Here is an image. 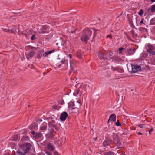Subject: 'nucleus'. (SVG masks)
Instances as JSON below:
<instances>
[{"label":"nucleus","instance_id":"obj_1","mask_svg":"<svg viewBox=\"0 0 155 155\" xmlns=\"http://www.w3.org/2000/svg\"><path fill=\"white\" fill-rule=\"evenodd\" d=\"M145 48L150 56L155 55V44L153 45L150 43H147L145 45Z\"/></svg>","mask_w":155,"mask_h":155},{"label":"nucleus","instance_id":"obj_2","mask_svg":"<svg viewBox=\"0 0 155 155\" xmlns=\"http://www.w3.org/2000/svg\"><path fill=\"white\" fill-rule=\"evenodd\" d=\"M31 147L32 146L30 143H27L21 145L18 148V150L23 152L25 154L29 152Z\"/></svg>","mask_w":155,"mask_h":155},{"label":"nucleus","instance_id":"obj_3","mask_svg":"<svg viewBox=\"0 0 155 155\" xmlns=\"http://www.w3.org/2000/svg\"><path fill=\"white\" fill-rule=\"evenodd\" d=\"M112 53L110 51L107 52L106 54H104L103 52L99 54V57L100 59L110 60L112 58Z\"/></svg>","mask_w":155,"mask_h":155},{"label":"nucleus","instance_id":"obj_4","mask_svg":"<svg viewBox=\"0 0 155 155\" xmlns=\"http://www.w3.org/2000/svg\"><path fill=\"white\" fill-rule=\"evenodd\" d=\"M113 143L117 146H120L121 145V143L120 140L118 135L116 134L113 133Z\"/></svg>","mask_w":155,"mask_h":155},{"label":"nucleus","instance_id":"obj_5","mask_svg":"<svg viewBox=\"0 0 155 155\" xmlns=\"http://www.w3.org/2000/svg\"><path fill=\"white\" fill-rule=\"evenodd\" d=\"M61 64L58 66L60 68H62V69L65 70L67 68L68 60L65 59H63L61 61Z\"/></svg>","mask_w":155,"mask_h":155},{"label":"nucleus","instance_id":"obj_6","mask_svg":"<svg viewBox=\"0 0 155 155\" xmlns=\"http://www.w3.org/2000/svg\"><path fill=\"white\" fill-rule=\"evenodd\" d=\"M48 26L45 25L38 28V32L39 33H48L49 32V31L48 30Z\"/></svg>","mask_w":155,"mask_h":155},{"label":"nucleus","instance_id":"obj_7","mask_svg":"<svg viewBox=\"0 0 155 155\" xmlns=\"http://www.w3.org/2000/svg\"><path fill=\"white\" fill-rule=\"evenodd\" d=\"M70 66L71 69L74 71H76L77 70L75 69L78 64V62L75 60L73 59L70 61Z\"/></svg>","mask_w":155,"mask_h":155},{"label":"nucleus","instance_id":"obj_8","mask_svg":"<svg viewBox=\"0 0 155 155\" xmlns=\"http://www.w3.org/2000/svg\"><path fill=\"white\" fill-rule=\"evenodd\" d=\"M90 38L89 36L83 33L81 38V39L84 43L86 44L87 43V41Z\"/></svg>","mask_w":155,"mask_h":155},{"label":"nucleus","instance_id":"obj_9","mask_svg":"<svg viewBox=\"0 0 155 155\" xmlns=\"http://www.w3.org/2000/svg\"><path fill=\"white\" fill-rule=\"evenodd\" d=\"M132 72L135 73L140 71L141 69V67L138 65H132Z\"/></svg>","mask_w":155,"mask_h":155},{"label":"nucleus","instance_id":"obj_10","mask_svg":"<svg viewBox=\"0 0 155 155\" xmlns=\"http://www.w3.org/2000/svg\"><path fill=\"white\" fill-rule=\"evenodd\" d=\"M68 116L67 113L65 112L61 113L60 116V120L62 121H64Z\"/></svg>","mask_w":155,"mask_h":155},{"label":"nucleus","instance_id":"obj_11","mask_svg":"<svg viewBox=\"0 0 155 155\" xmlns=\"http://www.w3.org/2000/svg\"><path fill=\"white\" fill-rule=\"evenodd\" d=\"M31 133L33 135V137L36 139L41 137L42 135V134L40 132L37 133L34 131H32Z\"/></svg>","mask_w":155,"mask_h":155},{"label":"nucleus","instance_id":"obj_12","mask_svg":"<svg viewBox=\"0 0 155 155\" xmlns=\"http://www.w3.org/2000/svg\"><path fill=\"white\" fill-rule=\"evenodd\" d=\"M83 93V91L81 90V88H79L78 89L76 90L74 92L73 94L75 96H78V95L81 96Z\"/></svg>","mask_w":155,"mask_h":155},{"label":"nucleus","instance_id":"obj_13","mask_svg":"<svg viewBox=\"0 0 155 155\" xmlns=\"http://www.w3.org/2000/svg\"><path fill=\"white\" fill-rule=\"evenodd\" d=\"M35 53V51L33 50L30 51L26 55V57L28 60H29V58H31L34 56Z\"/></svg>","mask_w":155,"mask_h":155},{"label":"nucleus","instance_id":"obj_14","mask_svg":"<svg viewBox=\"0 0 155 155\" xmlns=\"http://www.w3.org/2000/svg\"><path fill=\"white\" fill-rule=\"evenodd\" d=\"M135 49L134 48H128L127 49V52L130 55H133L135 53Z\"/></svg>","mask_w":155,"mask_h":155},{"label":"nucleus","instance_id":"obj_15","mask_svg":"<svg viewBox=\"0 0 155 155\" xmlns=\"http://www.w3.org/2000/svg\"><path fill=\"white\" fill-rule=\"evenodd\" d=\"M116 119V116L114 114H112L109 117V119L108 121V123H109L110 121H115Z\"/></svg>","mask_w":155,"mask_h":155},{"label":"nucleus","instance_id":"obj_16","mask_svg":"<svg viewBox=\"0 0 155 155\" xmlns=\"http://www.w3.org/2000/svg\"><path fill=\"white\" fill-rule=\"evenodd\" d=\"M83 33L90 37L92 34V31L90 28H86L83 31Z\"/></svg>","mask_w":155,"mask_h":155},{"label":"nucleus","instance_id":"obj_17","mask_svg":"<svg viewBox=\"0 0 155 155\" xmlns=\"http://www.w3.org/2000/svg\"><path fill=\"white\" fill-rule=\"evenodd\" d=\"M47 147L48 150L50 151H53L55 149V147L53 144L48 143L47 144Z\"/></svg>","mask_w":155,"mask_h":155},{"label":"nucleus","instance_id":"obj_18","mask_svg":"<svg viewBox=\"0 0 155 155\" xmlns=\"http://www.w3.org/2000/svg\"><path fill=\"white\" fill-rule=\"evenodd\" d=\"M112 141L111 140H104L103 144V146L104 147H106L107 146L109 145L110 144L112 143Z\"/></svg>","mask_w":155,"mask_h":155},{"label":"nucleus","instance_id":"obj_19","mask_svg":"<svg viewBox=\"0 0 155 155\" xmlns=\"http://www.w3.org/2000/svg\"><path fill=\"white\" fill-rule=\"evenodd\" d=\"M84 54L83 52L80 51H78L76 54L77 57L79 58H82Z\"/></svg>","mask_w":155,"mask_h":155},{"label":"nucleus","instance_id":"obj_20","mask_svg":"<svg viewBox=\"0 0 155 155\" xmlns=\"http://www.w3.org/2000/svg\"><path fill=\"white\" fill-rule=\"evenodd\" d=\"M78 106L77 107L73 108L72 109V110L73 112L76 113V112L78 111V110L80 107L81 104L79 103H78Z\"/></svg>","mask_w":155,"mask_h":155},{"label":"nucleus","instance_id":"obj_21","mask_svg":"<svg viewBox=\"0 0 155 155\" xmlns=\"http://www.w3.org/2000/svg\"><path fill=\"white\" fill-rule=\"evenodd\" d=\"M55 49L52 50L48 52H46L43 54V56L46 57L48 55L51 54L54 51Z\"/></svg>","mask_w":155,"mask_h":155},{"label":"nucleus","instance_id":"obj_22","mask_svg":"<svg viewBox=\"0 0 155 155\" xmlns=\"http://www.w3.org/2000/svg\"><path fill=\"white\" fill-rule=\"evenodd\" d=\"M29 140V137L27 136H23L21 139V141L24 142Z\"/></svg>","mask_w":155,"mask_h":155},{"label":"nucleus","instance_id":"obj_23","mask_svg":"<svg viewBox=\"0 0 155 155\" xmlns=\"http://www.w3.org/2000/svg\"><path fill=\"white\" fill-rule=\"evenodd\" d=\"M139 30L143 33H147L148 32L147 29L145 28L140 27L139 28Z\"/></svg>","mask_w":155,"mask_h":155},{"label":"nucleus","instance_id":"obj_24","mask_svg":"<svg viewBox=\"0 0 155 155\" xmlns=\"http://www.w3.org/2000/svg\"><path fill=\"white\" fill-rule=\"evenodd\" d=\"M76 31V28L74 27H72L68 29V32L72 33L75 32Z\"/></svg>","mask_w":155,"mask_h":155},{"label":"nucleus","instance_id":"obj_25","mask_svg":"<svg viewBox=\"0 0 155 155\" xmlns=\"http://www.w3.org/2000/svg\"><path fill=\"white\" fill-rule=\"evenodd\" d=\"M148 55V54L145 52H143L141 53L140 57V59H142L143 58H144L147 57Z\"/></svg>","mask_w":155,"mask_h":155},{"label":"nucleus","instance_id":"obj_26","mask_svg":"<svg viewBox=\"0 0 155 155\" xmlns=\"http://www.w3.org/2000/svg\"><path fill=\"white\" fill-rule=\"evenodd\" d=\"M150 62L153 65H155V57H152L150 59Z\"/></svg>","mask_w":155,"mask_h":155},{"label":"nucleus","instance_id":"obj_27","mask_svg":"<svg viewBox=\"0 0 155 155\" xmlns=\"http://www.w3.org/2000/svg\"><path fill=\"white\" fill-rule=\"evenodd\" d=\"M2 31L4 32H11L12 33H13L14 32V29H12L11 30H10V29H2Z\"/></svg>","mask_w":155,"mask_h":155},{"label":"nucleus","instance_id":"obj_28","mask_svg":"<svg viewBox=\"0 0 155 155\" xmlns=\"http://www.w3.org/2000/svg\"><path fill=\"white\" fill-rule=\"evenodd\" d=\"M87 86L88 87V86L87 85H82L79 88H81V90H82L83 92L86 91V88Z\"/></svg>","mask_w":155,"mask_h":155},{"label":"nucleus","instance_id":"obj_29","mask_svg":"<svg viewBox=\"0 0 155 155\" xmlns=\"http://www.w3.org/2000/svg\"><path fill=\"white\" fill-rule=\"evenodd\" d=\"M18 138V135L16 134L14 135L12 137V140L13 141H17Z\"/></svg>","mask_w":155,"mask_h":155},{"label":"nucleus","instance_id":"obj_30","mask_svg":"<svg viewBox=\"0 0 155 155\" xmlns=\"http://www.w3.org/2000/svg\"><path fill=\"white\" fill-rule=\"evenodd\" d=\"M15 155H25V154L18 150L15 153Z\"/></svg>","mask_w":155,"mask_h":155},{"label":"nucleus","instance_id":"obj_31","mask_svg":"<svg viewBox=\"0 0 155 155\" xmlns=\"http://www.w3.org/2000/svg\"><path fill=\"white\" fill-rule=\"evenodd\" d=\"M150 24L153 25H155V18H152L150 20Z\"/></svg>","mask_w":155,"mask_h":155},{"label":"nucleus","instance_id":"obj_32","mask_svg":"<svg viewBox=\"0 0 155 155\" xmlns=\"http://www.w3.org/2000/svg\"><path fill=\"white\" fill-rule=\"evenodd\" d=\"M55 120H53L52 119V120L51 121L49 122L48 123V124L49 125L51 126H52L53 125V124H54L55 123Z\"/></svg>","mask_w":155,"mask_h":155},{"label":"nucleus","instance_id":"obj_33","mask_svg":"<svg viewBox=\"0 0 155 155\" xmlns=\"http://www.w3.org/2000/svg\"><path fill=\"white\" fill-rule=\"evenodd\" d=\"M46 136L47 137L49 138H50L52 137L53 136V134L52 132H50L49 133L47 134Z\"/></svg>","mask_w":155,"mask_h":155},{"label":"nucleus","instance_id":"obj_34","mask_svg":"<svg viewBox=\"0 0 155 155\" xmlns=\"http://www.w3.org/2000/svg\"><path fill=\"white\" fill-rule=\"evenodd\" d=\"M47 128V126L44 125L41 127L40 129L41 130H45Z\"/></svg>","mask_w":155,"mask_h":155},{"label":"nucleus","instance_id":"obj_35","mask_svg":"<svg viewBox=\"0 0 155 155\" xmlns=\"http://www.w3.org/2000/svg\"><path fill=\"white\" fill-rule=\"evenodd\" d=\"M143 9H141L139 12L138 14L140 16H142L143 15Z\"/></svg>","mask_w":155,"mask_h":155},{"label":"nucleus","instance_id":"obj_36","mask_svg":"<svg viewBox=\"0 0 155 155\" xmlns=\"http://www.w3.org/2000/svg\"><path fill=\"white\" fill-rule=\"evenodd\" d=\"M59 107L58 106L56 105H54L52 107V109L55 110H58L59 109Z\"/></svg>","mask_w":155,"mask_h":155},{"label":"nucleus","instance_id":"obj_37","mask_svg":"<svg viewBox=\"0 0 155 155\" xmlns=\"http://www.w3.org/2000/svg\"><path fill=\"white\" fill-rule=\"evenodd\" d=\"M37 127V125L36 124L34 123L32 124L31 125V129H35Z\"/></svg>","mask_w":155,"mask_h":155},{"label":"nucleus","instance_id":"obj_38","mask_svg":"<svg viewBox=\"0 0 155 155\" xmlns=\"http://www.w3.org/2000/svg\"><path fill=\"white\" fill-rule=\"evenodd\" d=\"M151 10V12H155V4L152 6Z\"/></svg>","mask_w":155,"mask_h":155},{"label":"nucleus","instance_id":"obj_39","mask_svg":"<svg viewBox=\"0 0 155 155\" xmlns=\"http://www.w3.org/2000/svg\"><path fill=\"white\" fill-rule=\"evenodd\" d=\"M117 71L118 72L120 73H123L124 72V70L120 68H117Z\"/></svg>","mask_w":155,"mask_h":155},{"label":"nucleus","instance_id":"obj_40","mask_svg":"<svg viewBox=\"0 0 155 155\" xmlns=\"http://www.w3.org/2000/svg\"><path fill=\"white\" fill-rule=\"evenodd\" d=\"M113 153L111 152H107L104 153V155H113Z\"/></svg>","mask_w":155,"mask_h":155},{"label":"nucleus","instance_id":"obj_41","mask_svg":"<svg viewBox=\"0 0 155 155\" xmlns=\"http://www.w3.org/2000/svg\"><path fill=\"white\" fill-rule=\"evenodd\" d=\"M93 30L94 31V33L93 34V38L95 37V36L96 35V33L97 32V30L94 29L93 28H92Z\"/></svg>","mask_w":155,"mask_h":155},{"label":"nucleus","instance_id":"obj_42","mask_svg":"<svg viewBox=\"0 0 155 155\" xmlns=\"http://www.w3.org/2000/svg\"><path fill=\"white\" fill-rule=\"evenodd\" d=\"M115 125H116V126H120L121 125L119 121L118 120L115 123Z\"/></svg>","mask_w":155,"mask_h":155},{"label":"nucleus","instance_id":"obj_43","mask_svg":"<svg viewBox=\"0 0 155 155\" xmlns=\"http://www.w3.org/2000/svg\"><path fill=\"white\" fill-rule=\"evenodd\" d=\"M124 48L122 47L120 48L119 49V53L121 54L122 53V51L123 50Z\"/></svg>","mask_w":155,"mask_h":155},{"label":"nucleus","instance_id":"obj_44","mask_svg":"<svg viewBox=\"0 0 155 155\" xmlns=\"http://www.w3.org/2000/svg\"><path fill=\"white\" fill-rule=\"evenodd\" d=\"M35 38H36V37H35V35H33L31 36V39L32 40H35Z\"/></svg>","mask_w":155,"mask_h":155},{"label":"nucleus","instance_id":"obj_45","mask_svg":"<svg viewBox=\"0 0 155 155\" xmlns=\"http://www.w3.org/2000/svg\"><path fill=\"white\" fill-rule=\"evenodd\" d=\"M51 119H53V120H56V118H55V116L54 115H52L51 116Z\"/></svg>","mask_w":155,"mask_h":155},{"label":"nucleus","instance_id":"obj_46","mask_svg":"<svg viewBox=\"0 0 155 155\" xmlns=\"http://www.w3.org/2000/svg\"><path fill=\"white\" fill-rule=\"evenodd\" d=\"M118 68H115L112 66V69L113 71H117V69Z\"/></svg>","mask_w":155,"mask_h":155},{"label":"nucleus","instance_id":"obj_47","mask_svg":"<svg viewBox=\"0 0 155 155\" xmlns=\"http://www.w3.org/2000/svg\"><path fill=\"white\" fill-rule=\"evenodd\" d=\"M46 154L47 155H52V154L48 151H45V152Z\"/></svg>","mask_w":155,"mask_h":155},{"label":"nucleus","instance_id":"obj_48","mask_svg":"<svg viewBox=\"0 0 155 155\" xmlns=\"http://www.w3.org/2000/svg\"><path fill=\"white\" fill-rule=\"evenodd\" d=\"M144 125V124H139L138 125V126L139 127H140L141 128H143V126Z\"/></svg>","mask_w":155,"mask_h":155},{"label":"nucleus","instance_id":"obj_49","mask_svg":"<svg viewBox=\"0 0 155 155\" xmlns=\"http://www.w3.org/2000/svg\"><path fill=\"white\" fill-rule=\"evenodd\" d=\"M107 37H109L110 38V39H111L112 38V35H109L107 36Z\"/></svg>","mask_w":155,"mask_h":155},{"label":"nucleus","instance_id":"obj_50","mask_svg":"<svg viewBox=\"0 0 155 155\" xmlns=\"http://www.w3.org/2000/svg\"><path fill=\"white\" fill-rule=\"evenodd\" d=\"M67 56L68 57H69L70 58H72V56L71 54H69L68 55H67Z\"/></svg>","mask_w":155,"mask_h":155},{"label":"nucleus","instance_id":"obj_51","mask_svg":"<svg viewBox=\"0 0 155 155\" xmlns=\"http://www.w3.org/2000/svg\"><path fill=\"white\" fill-rule=\"evenodd\" d=\"M129 22L130 25H131L132 24H133L132 21L131 20H129Z\"/></svg>","mask_w":155,"mask_h":155},{"label":"nucleus","instance_id":"obj_52","mask_svg":"<svg viewBox=\"0 0 155 155\" xmlns=\"http://www.w3.org/2000/svg\"><path fill=\"white\" fill-rule=\"evenodd\" d=\"M143 20L144 19L143 18L141 19V21H140V23L141 24H143Z\"/></svg>","mask_w":155,"mask_h":155},{"label":"nucleus","instance_id":"obj_53","mask_svg":"<svg viewBox=\"0 0 155 155\" xmlns=\"http://www.w3.org/2000/svg\"><path fill=\"white\" fill-rule=\"evenodd\" d=\"M153 130V128L151 129L149 131V134H151V132Z\"/></svg>","mask_w":155,"mask_h":155},{"label":"nucleus","instance_id":"obj_54","mask_svg":"<svg viewBox=\"0 0 155 155\" xmlns=\"http://www.w3.org/2000/svg\"><path fill=\"white\" fill-rule=\"evenodd\" d=\"M137 134L139 135H142V133H141L140 132H138L137 133Z\"/></svg>","mask_w":155,"mask_h":155},{"label":"nucleus","instance_id":"obj_55","mask_svg":"<svg viewBox=\"0 0 155 155\" xmlns=\"http://www.w3.org/2000/svg\"><path fill=\"white\" fill-rule=\"evenodd\" d=\"M37 57L38 58H41V56H40V54H38L37 56Z\"/></svg>","mask_w":155,"mask_h":155},{"label":"nucleus","instance_id":"obj_56","mask_svg":"<svg viewBox=\"0 0 155 155\" xmlns=\"http://www.w3.org/2000/svg\"><path fill=\"white\" fill-rule=\"evenodd\" d=\"M64 101H62V102H61L60 103V104L61 105H62V104H64Z\"/></svg>","mask_w":155,"mask_h":155},{"label":"nucleus","instance_id":"obj_57","mask_svg":"<svg viewBox=\"0 0 155 155\" xmlns=\"http://www.w3.org/2000/svg\"><path fill=\"white\" fill-rule=\"evenodd\" d=\"M58 153L57 152H55L54 153V155H58Z\"/></svg>","mask_w":155,"mask_h":155},{"label":"nucleus","instance_id":"obj_58","mask_svg":"<svg viewBox=\"0 0 155 155\" xmlns=\"http://www.w3.org/2000/svg\"><path fill=\"white\" fill-rule=\"evenodd\" d=\"M151 1L152 2H155V0H151Z\"/></svg>","mask_w":155,"mask_h":155},{"label":"nucleus","instance_id":"obj_59","mask_svg":"<svg viewBox=\"0 0 155 155\" xmlns=\"http://www.w3.org/2000/svg\"><path fill=\"white\" fill-rule=\"evenodd\" d=\"M42 121V119H39V121H40V122H41V121Z\"/></svg>","mask_w":155,"mask_h":155},{"label":"nucleus","instance_id":"obj_60","mask_svg":"<svg viewBox=\"0 0 155 155\" xmlns=\"http://www.w3.org/2000/svg\"><path fill=\"white\" fill-rule=\"evenodd\" d=\"M68 74L69 75H70V74H71V71H69V73H68Z\"/></svg>","mask_w":155,"mask_h":155},{"label":"nucleus","instance_id":"obj_61","mask_svg":"<svg viewBox=\"0 0 155 155\" xmlns=\"http://www.w3.org/2000/svg\"><path fill=\"white\" fill-rule=\"evenodd\" d=\"M53 125V127H54V125Z\"/></svg>","mask_w":155,"mask_h":155},{"label":"nucleus","instance_id":"obj_62","mask_svg":"<svg viewBox=\"0 0 155 155\" xmlns=\"http://www.w3.org/2000/svg\"><path fill=\"white\" fill-rule=\"evenodd\" d=\"M123 1H125V0H123Z\"/></svg>","mask_w":155,"mask_h":155}]
</instances>
